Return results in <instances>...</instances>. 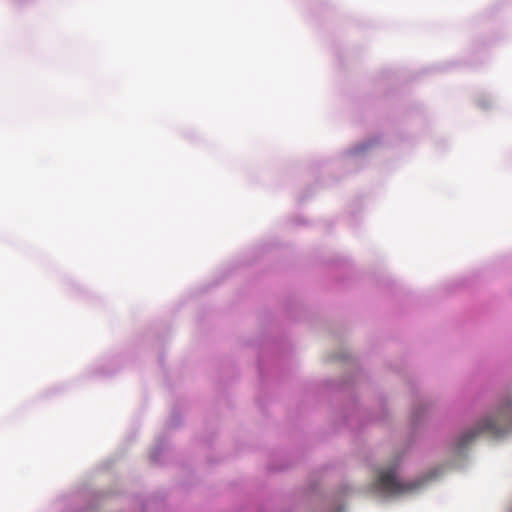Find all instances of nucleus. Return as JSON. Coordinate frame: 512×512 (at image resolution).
<instances>
[{
  "label": "nucleus",
  "mask_w": 512,
  "mask_h": 512,
  "mask_svg": "<svg viewBox=\"0 0 512 512\" xmlns=\"http://www.w3.org/2000/svg\"><path fill=\"white\" fill-rule=\"evenodd\" d=\"M509 431H512L511 400L500 407L496 417L484 419L477 428L465 433L459 441V448H464L479 434L486 433L493 437H501Z\"/></svg>",
  "instance_id": "1"
},
{
  "label": "nucleus",
  "mask_w": 512,
  "mask_h": 512,
  "mask_svg": "<svg viewBox=\"0 0 512 512\" xmlns=\"http://www.w3.org/2000/svg\"><path fill=\"white\" fill-rule=\"evenodd\" d=\"M417 486L415 482H400L393 468L381 471L375 483L376 489L387 496L401 495L414 490Z\"/></svg>",
  "instance_id": "2"
}]
</instances>
